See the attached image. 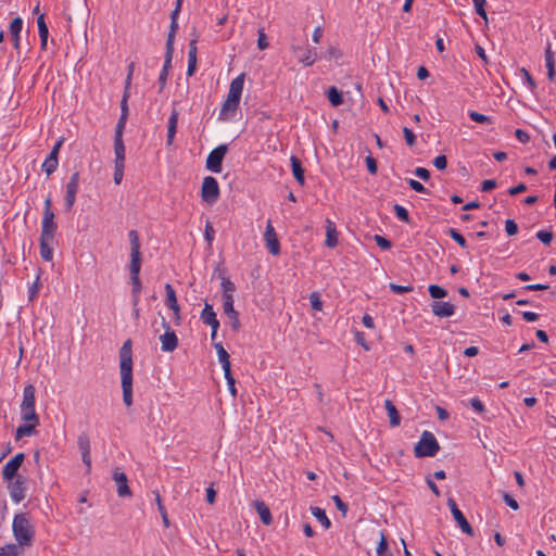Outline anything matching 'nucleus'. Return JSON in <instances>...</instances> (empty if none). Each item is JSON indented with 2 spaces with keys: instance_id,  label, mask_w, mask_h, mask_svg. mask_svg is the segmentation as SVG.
Masks as SVG:
<instances>
[{
  "instance_id": "ea45409f",
  "label": "nucleus",
  "mask_w": 556,
  "mask_h": 556,
  "mask_svg": "<svg viewBox=\"0 0 556 556\" xmlns=\"http://www.w3.org/2000/svg\"><path fill=\"white\" fill-rule=\"evenodd\" d=\"M130 281H131V286H132V289H131L132 304L136 306L139 302V293L141 292L142 285L140 281V277L132 278V279H130Z\"/></svg>"
},
{
  "instance_id": "2f4dec72",
  "label": "nucleus",
  "mask_w": 556,
  "mask_h": 556,
  "mask_svg": "<svg viewBox=\"0 0 556 556\" xmlns=\"http://www.w3.org/2000/svg\"><path fill=\"white\" fill-rule=\"evenodd\" d=\"M326 94L332 106H339L344 101L342 92L334 86L330 87Z\"/></svg>"
},
{
  "instance_id": "13d9d810",
  "label": "nucleus",
  "mask_w": 556,
  "mask_h": 556,
  "mask_svg": "<svg viewBox=\"0 0 556 556\" xmlns=\"http://www.w3.org/2000/svg\"><path fill=\"white\" fill-rule=\"evenodd\" d=\"M222 287L223 294L232 295L233 291L236 290L235 283L227 278H223Z\"/></svg>"
},
{
  "instance_id": "9d476101",
  "label": "nucleus",
  "mask_w": 556,
  "mask_h": 556,
  "mask_svg": "<svg viewBox=\"0 0 556 556\" xmlns=\"http://www.w3.org/2000/svg\"><path fill=\"white\" fill-rule=\"evenodd\" d=\"M200 318L203 324L211 326V339L215 340L217 336V330L219 328V321L216 317V313L213 309V306L208 303L204 304V307L200 314Z\"/></svg>"
},
{
  "instance_id": "de8ad7c7",
  "label": "nucleus",
  "mask_w": 556,
  "mask_h": 556,
  "mask_svg": "<svg viewBox=\"0 0 556 556\" xmlns=\"http://www.w3.org/2000/svg\"><path fill=\"white\" fill-rule=\"evenodd\" d=\"M173 53H174V47H170V48L165 47V60H164L162 72L169 73V70L172 68Z\"/></svg>"
},
{
  "instance_id": "72a5a7b5",
  "label": "nucleus",
  "mask_w": 556,
  "mask_h": 556,
  "mask_svg": "<svg viewBox=\"0 0 556 556\" xmlns=\"http://www.w3.org/2000/svg\"><path fill=\"white\" fill-rule=\"evenodd\" d=\"M23 547L17 544H7L0 548V556H20L23 553Z\"/></svg>"
},
{
  "instance_id": "f03ea898",
  "label": "nucleus",
  "mask_w": 556,
  "mask_h": 556,
  "mask_svg": "<svg viewBox=\"0 0 556 556\" xmlns=\"http://www.w3.org/2000/svg\"><path fill=\"white\" fill-rule=\"evenodd\" d=\"M12 531L20 546H31L35 540V527L26 513L15 514L12 522Z\"/></svg>"
},
{
  "instance_id": "37998d69",
  "label": "nucleus",
  "mask_w": 556,
  "mask_h": 556,
  "mask_svg": "<svg viewBox=\"0 0 556 556\" xmlns=\"http://www.w3.org/2000/svg\"><path fill=\"white\" fill-rule=\"evenodd\" d=\"M177 30H178V22L170 21L169 31H168L167 40H166V47H168V48L174 47V41H175V36H176Z\"/></svg>"
},
{
  "instance_id": "bb28decb",
  "label": "nucleus",
  "mask_w": 556,
  "mask_h": 556,
  "mask_svg": "<svg viewBox=\"0 0 556 556\" xmlns=\"http://www.w3.org/2000/svg\"><path fill=\"white\" fill-rule=\"evenodd\" d=\"M36 388L33 384H27L23 389V400L21 403V407H35V397Z\"/></svg>"
},
{
  "instance_id": "f8f14e48",
  "label": "nucleus",
  "mask_w": 556,
  "mask_h": 556,
  "mask_svg": "<svg viewBox=\"0 0 556 556\" xmlns=\"http://www.w3.org/2000/svg\"><path fill=\"white\" fill-rule=\"evenodd\" d=\"M77 445L81 453L83 463L87 467V471L89 472L91 469V456H90V440L86 433H80L77 438Z\"/></svg>"
},
{
  "instance_id": "052dcab7",
  "label": "nucleus",
  "mask_w": 556,
  "mask_h": 556,
  "mask_svg": "<svg viewBox=\"0 0 556 556\" xmlns=\"http://www.w3.org/2000/svg\"><path fill=\"white\" fill-rule=\"evenodd\" d=\"M214 348L217 352L219 363L223 361H226L230 357L228 352L224 349V346L220 342L214 343Z\"/></svg>"
},
{
  "instance_id": "6ab92c4d",
  "label": "nucleus",
  "mask_w": 556,
  "mask_h": 556,
  "mask_svg": "<svg viewBox=\"0 0 556 556\" xmlns=\"http://www.w3.org/2000/svg\"><path fill=\"white\" fill-rule=\"evenodd\" d=\"M23 28V20L21 17H14L10 23V34L15 50L20 49V34Z\"/></svg>"
},
{
  "instance_id": "09e8293b",
  "label": "nucleus",
  "mask_w": 556,
  "mask_h": 556,
  "mask_svg": "<svg viewBox=\"0 0 556 556\" xmlns=\"http://www.w3.org/2000/svg\"><path fill=\"white\" fill-rule=\"evenodd\" d=\"M476 13L482 17L483 20L488 21L486 11L484 9L486 1L485 0H472Z\"/></svg>"
},
{
  "instance_id": "473e14b6",
  "label": "nucleus",
  "mask_w": 556,
  "mask_h": 556,
  "mask_svg": "<svg viewBox=\"0 0 556 556\" xmlns=\"http://www.w3.org/2000/svg\"><path fill=\"white\" fill-rule=\"evenodd\" d=\"M312 515L328 530L331 527V521L326 515V511L320 507H311Z\"/></svg>"
},
{
  "instance_id": "20e7f679",
  "label": "nucleus",
  "mask_w": 556,
  "mask_h": 556,
  "mask_svg": "<svg viewBox=\"0 0 556 556\" xmlns=\"http://www.w3.org/2000/svg\"><path fill=\"white\" fill-rule=\"evenodd\" d=\"M219 194L217 180L212 176L204 177L201 188L202 200L207 204H214L218 200Z\"/></svg>"
},
{
  "instance_id": "aec40b11",
  "label": "nucleus",
  "mask_w": 556,
  "mask_h": 556,
  "mask_svg": "<svg viewBox=\"0 0 556 556\" xmlns=\"http://www.w3.org/2000/svg\"><path fill=\"white\" fill-rule=\"evenodd\" d=\"M197 42L198 39L194 38L189 42V52H188V68L187 75L192 76L197 68Z\"/></svg>"
},
{
  "instance_id": "4c0bfd02",
  "label": "nucleus",
  "mask_w": 556,
  "mask_h": 556,
  "mask_svg": "<svg viewBox=\"0 0 556 556\" xmlns=\"http://www.w3.org/2000/svg\"><path fill=\"white\" fill-rule=\"evenodd\" d=\"M58 165H59L58 159L47 156L41 165V168L47 174V176H50L51 174H53L56 170Z\"/></svg>"
},
{
  "instance_id": "f3484780",
  "label": "nucleus",
  "mask_w": 556,
  "mask_h": 556,
  "mask_svg": "<svg viewBox=\"0 0 556 556\" xmlns=\"http://www.w3.org/2000/svg\"><path fill=\"white\" fill-rule=\"evenodd\" d=\"M293 52L296 54L299 62L304 64L305 66H311L316 61V51L311 48L300 49L298 47H292Z\"/></svg>"
},
{
  "instance_id": "bf43d9fd",
  "label": "nucleus",
  "mask_w": 556,
  "mask_h": 556,
  "mask_svg": "<svg viewBox=\"0 0 556 556\" xmlns=\"http://www.w3.org/2000/svg\"><path fill=\"white\" fill-rule=\"evenodd\" d=\"M403 134L407 146L414 147L416 144V136L412 129L403 127Z\"/></svg>"
},
{
  "instance_id": "4be33fe9",
  "label": "nucleus",
  "mask_w": 556,
  "mask_h": 556,
  "mask_svg": "<svg viewBox=\"0 0 556 556\" xmlns=\"http://www.w3.org/2000/svg\"><path fill=\"white\" fill-rule=\"evenodd\" d=\"M37 426H39V424H35L33 421H25V424L16 428L15 440H21L24 437L35 435L37 433Z\"/></svg>"
},
{
  "instance_id": "864d4df0",
  "label": "nucleus",
  "mask_w": 556,
  "mask_h": 556,
  "mask_svg": "<svg viewBox=\"0 0 556 556\" xmlns=\"http://www.w3.org/2000/svg\"><path fill=\"white\" fill-rule=\"evenodd\" d=\"M374 240L377 243V245L382 250H388L392 247V242L380 235H375Z\"/></svg>"
},
{
  "instance_id": "774afa93",
  "label": "nucleus",
  "mask_w": 556,
  "mask_h": 556,
  "mask_svg": "<svg viewBox=\"0 0 556 556\" xmlns=\"http://www.w3.org/2000/svg\"><path fill=\"white\" fill-rule=\"evenodd\" d=\"M365 161H366V166H367L368 172L371 175L377 174L378 166H377V161L375 160V157H372L371 155H368V156H366Z\"/></svg>"
},
{
  "instance_id": "5fc2aeb1",
  "label": "nucleus",
  "mask_w": 556,
  "mask_h": 556,
  "mask_svg": "<svg viewBox=\"0 0 556 556\" xmlns=\"http://www.w3.org/2000/svg\"><path fill=\"white\" fill-rule=\"evenodd\" d=\"M258 38H257V47L260 50H265L268 48V40L267 36L264 31V28H260L257 31Z\"/></svg>"
},
{
  "instance_id": "6e6d98bb",
  "label": "nucleus",
  "mask_w": 556,
  "mask_h": 556,
  "mask_svg": "<svg viewBox=\"0 0 556 556\" xmlns=\"http://www.w3.org/2000/svg\"><path fill=\"white\" fill-rule=\"evenodd\" d=\"M505 231L507 236L513 237L518 233V225L514 219H507L505 222Z\"/></svg>"
},
{
  "instance_id": "69168bd1",
  "label": "nucleus",
  "mask_w": 556,
  "mask_h": 556,
  "mask_svg": "<svg viewBox=\"0 0 556 556\" xmlns=\"http://www.w3.org/2000/svg\"><path fill=\"white\" fill-rule=\"evenodd\" d=\"M433 165L435 166L437 169H445L447 167V157L444 154L438 155L433 160Z\"/></svg>"
},
{
  "instance_id": "2eb2a0df",
  "label": "nucleus",
  "mask_w": 556,
  "mask_h": 556,
  "mask_svg": "<svg viewBox=\"0 0 556 556\" xmlns=\"http://www.w3.org/2000/svg\"><path fill=\"white\" fill-rule=\"evenodd\" d=\"M123 132L124 130L115 129L114 134V153L115 161L114 164H125V144L123 141Z\"/></svg>"
},
{
  "instance_id": "5701e85b",
  "label": "nucleus",
  "mask_w": 556,
  "mask_h": 556,
  "mask_svg": "<svg viewBox=\"0 0 556 556\" xmlns=\"http://www.w3.org/2000/svg\"><path fill=\"white\" fill-rule=\"evenodd\" d=\"M178 117H179V113L176 109H174L168 118L167 139H166L167 146L173 144V141H174V138L176 135V130H177Z\"/></svg>"
},
{
  "instance_id": "7c9ffc66",
  "label": "nucleus",
  "mask_w": 556,
  "mask_h": 556,
  "mask_svg": "<svg viewBox=\"0 0 556 556\" xmlns=\"http://www.w3.org/2000/svg\"><path fill=\"white\" fill-rule=\"evenodd\" d=\"M244 84V74H240L233 78L230 83L229 92L230 94L241 98Z\"/></svg>"
},
{
  "instance_id": "4d7b16f0",
  "label": "nucleus",
  "mask_w": 556,
  "mask_h": 556,
  "mask_svg": "<svg viewBox=\"0 0 556 556\" xmlns=\"http://www.w3.org/2000/svg\"><path fill=\"white\" fill-rule=\"evenodd\" d=\"M125 164H114L113 179L116 185H119L124 176Z\"/></svg>"
},
{
  "instance_id": "3c124183",
  "label": "nucleus",
  "mask_w": 556,
  "mask_h": 556,
  "mask_svg": "<svg viewBox=\"0 0 556 556\" xmlns=\"http://www.w3.org/2000/svg\"><path fill=\"white\" fill-rule=\"evenodd\" d=\"M309 302L311 306L315 311H321L323 308V301L320 300V296L317 292H312L309 295Z\"/></svg>"
},
{
  "instance_id": "e2e57ef3",
  "label": "nucleus",
  "mask_w": 556,
  "mask_h": 556,
  "mask_svg": "<svg viewBox=\"0 0 556 556\" xmlns=\"http://www.w3.org/2000/svg\"><path fill=\"white\" fill-rule=\"evenodd\" d=\"M408 182V186L410 187L412 190L416 191V192H419V193H427L428 190L424 187V185L421 182H419L418 180H415V179H408L407 180Z\"/></svg>"
},
{
  "instance_id": "0eeeda50",
  "label": "nucleus",
  "mask_w": 556,
  "mask_h": 556,
  "mask_svg": "<svg viewBox=\"0 0 556 556\" xmlns=\"http://www.w3.org/2000/svg\"><path fill=\"white\" fill-rule=\"evenodd\" d=\"M78 186H79V173L75 172L71 176L70 181L66 184V192H65V197H64V208L66 212H71L76 202V194L78 192Z\"/></svg>"
},
{
  "instance_id": "603ef678",
  "label": "nucleus",
  "mask_w": 556,
  "mask_h": 556,
  "mask_svg": "<svg viewBox=\"0 0 556 556\" xmlns=\"http://www.w3.org/2000/svg\"><path fill=\"white\" fill-rule=\"evenodd\" d=\"M535 237L544 244H549L553 240V232L547 230H540Z\"/></svg>"
},
{
  "instance_id": "680f3d73",
  "label": "nucleus",
  "mask_w": 556,
  "mask_h": 556,
  "mask_svg": "<svg viewBox=\"0 0 556 556\" xmlns=\"http://www.w3.org/2000/svg\"><path fill=\"white\" fill-rule=\"evenodd\" d=\"M389 287H390V290L396 294L410 292L414 289L412 286H401V285H396V283H390Z\"/></svg>"
},
{
  "instance_id": "423d86ee",
  "label": "nucleus",
  "mask_w": 556,
  "mask_h": 556,
  "mask_svg": "<svg viewBox=\"0 0 556 556\" xmlns=\"http://www.w3.org/2000/svg\"><path fill=\"white\" fill-rule=\"evenodd\" d=\"M162 327L165 329V332L160 337L161 349L164 352H173L178 346V338L164 317L162 318Z\"/></svg>"
},
{
  "instance_id": "49530a36",
  "label": "nucleus",
  "mask_w": 556,
  "mask_h": 556,
  "mask_svg": "<svg viewBox=\"0 0 556 556\" xmlns=\"http://www.w3.org/2000/svg\"><path fill=\"white\" fill-rule=\"evenodd\" d=\"M223 308H224V313L226 315L237 312L233 308V296L232 295L223 294Z\"/></svg>"
},
{
  "instance_id": "b1692460",
  "label": "nucleus",
  "mask_w": 556,
  "mask_h": 556,
  "mask_svg": "<svg viewBox=\"0 0 556 556\" xmlns=\"http://www.w3.org/2000/svg\"><path fill=\"white\" fill-rule=\"evenodd\" d=\"M254 507L260 516V519L265 526H269L273 522V516L268 506L262 501H255Z\"/></svg>"
},
{
  "instance_id": "393cba45",
  "label": "nucleus",
  "mask_w": 556,
  "mask_h": 556,
  "mask_svg": "<svg viewBox=\"0 0 556 556\" xmlns=\"http://www.w3.org/2000/svg\"><path fill=\"white\" fill-rule=\"evenodd\" d=\"M432 313L438 317L452 316V303L434 301L431 304Z\"/></svg>"
},
{
  "instance_id": "58836bf2",
  "label": "nucleus",
  "mask_w": 556,
  "mask_h": 556,
  "mask_svg": "<svg viewBox=\"0 0 556 556\" xmlns=\"http://www.w3.org/2000/svg\"><path fill=\"white\" fill-rule=\"evenodd\" d=\"M165 292H166V299H165V305L169 308L172 306H176L178 304L176 292L170 283L165 285Z\"/></svg>"
},
{
  "instance_id": "6e6552de",
  "label": "nucleus",
  "mask_w": 556,
  "mask_h": 556,
  "mask_svg": "<svg viewBox=\"0 0 556 556\" xmlns=\"http://www.w3.org/2000/svg\"><path fill=\"white\" fill-rule=\"evenodd\" d=\"M25 459L24 453H17L14 455L3 467L2 469V478L4 481H11L16 476H20L17 473L18 469L21 468L23 462Z\"/></svg>"
},
{
  "instance_id": "ddd939ff",
  "label": "nucleus",
  "mask_w": 556,
  "mask_h": 556,
  "mask_svg": "<svg viewBox=\"0 0 556 556\" xmlns=\"http://www.w3.org/2000/svg\"><path fill=\"white\" fill-rule=\"evenodd\" d=\"M56 223L54 222V213L43 214L41 220L40 237L54 239L56 231Z\"/></svg>"
},
{
  "instance_id": "8fccbe9b",
  "label": "nucleus",
  "mask_w": 556,
  "mask_h": 556,
  "mask_svg": "<svg viewBox=\"0 0 556 556\" xmlns=\"http://www.w3.org/2000/svg\"><path fill=\"white\" fill-rule=\"evenodd\" d=\"M394 213H395V216L400 219V220H403V222H409V215H408V211L400 205V204H395L394 205Z\"/></svg>"
},
{
  "instance_id": "a878e982",
  "label": "nucleus",
  "mask_w": 556,
  "mask_h": 556,
  "mask_svg": "<svg viewBox=\"0 0 556 556\" xmlns=\"http://www.w3.org/2000/svg\"><path fill=\"white\" fill-rule=\"evenodd\" d=\"M38 33L40 37V48L41 50L47 49L49 29L45 21V14H39L37 18Z\"/></svg>"
},
{
  "instance_id": "a19ab883",
  "label": "nucleus",
  "mask_w": 556,
  "mask_h": 556,
  "mask_svg": "<svg viewBox=\"0 0 556 556\" xmlns=\"http://www.w3.org/2000/svg\"><path fill=\"white\" fill-rule=\"evenodd\" d=\"M428 290L432 299H443L447 295V290L439 285H430Z\"/></svg>"
},
{
  "instance_id": "f257e3e1",
  "label": "nucleus",
  "mask_w": 556,
  "mask_h": 556,
  "mask_svg": "<svg viewBox=\"0 0 556 556\" xmlns=\"http://www.w3.org/2000/svg\"><path fill=\"white\" fill-rule=\"evenodd\" d=\"M119 371L123 390V402L132 405V351L131 340H126L119 350Z\"/></svg>"
},
{
  "instance_id": "7ed1b4c3",
  "label": "nucleus",
  "mask_w": 556,
  "mask_h": 556,
  "mask_svg": "<svg viewBox=\"0 0 556 556\" xmlns=\"http://www.w3.org/2000/svg\"><path fill=\"white\" fill-rule=\"evenodd\" d=\"M439 450L440 445L433 433L425 430L414 447V454L417 458L432 457Z\"/></svg>"
},
{
  "instance_id": "39448f33",
  "label": "nucleus",
  "mask_w": 556,
  "mask_h": 556,
  "mask_svg": "<svg viewBox=\"0 0 556 556\" xmlns=\"http://www.w3.org/2000/svg\"><path fill=\"white\" fill-rule=\"evenodd\" d=\"M228 151L227 144H220L213 149L206 159V168L213 173L222 172V163Z\"/></svg>"
},
{
  "instance_id": "c85d7f7f",
  "label": "nucleus",
  "mask_w": 556,
  "mask_h": 556,
  "mask_svg": "<svg viewBox=\"0 0 556 556\" xmlns=\"http://www.w3.org/2000/svg\"><path fill=\"white\" fill-rule=\"evenodd\" d=\"M338 244V231L336 229L334 224L327 219L326 227V245L328 248H334Z\"/></svg>"
},
{
  "instance_id": "79ce46f5",
  "label": "nucleus",
  "mask_w": 556,
  "mask_h": 556,
  "mask_svg": "<svg viewBox=\"0 0 556 556\" xmlns=\"http://www.w3.org/2000/svg\"><path fill=\"white\" fill-rule=\"evenodd\" d=\"M376 552L378 556H392L391 553H388V541L382 532Z\"/></svg>"
},
{
  "instance_id": "c03bdc74",
  "label": "nucleus",
  "mask_w": 556,
  "mask_h": 556,
  "mask_svg": "<svg viewBox=\"0 0 556 556\" xmlns=\"http://www.w3.org/2000/svg\"><path fill=\"white\" fill-rule=\"evenodd\" d=\"M128 115H129V108L128 106L121 108V116L117 121L115 129L125 130Z\"/></svg>"
},
{
  "instance_id": "412c9836",
  "label": "nucleus",
  "mask_w": 556,
  "mask_h": 556,
  "mask_svg": "<svg viewBox=\"0 0 556 556\" xmlns=\"http://www.w3.org/2000/svg\"><path fill=\"white\" fill-rule=\"evenodd\" d=\"M53 239L50 238H39V248H40V256L43 261L50 262L53 258V248H52Z\"/></svg>"
},
{
  "instance_id": "e433bc0d",
  "label": "nucleus",
  "mask_w": 556,
  "mask_h": 556,
  "mask_svg": "<svg viewBox=\"0 0 556 556\" xmlns=\"http://www.w3.org/2000/svg\"><path fill=\"white\" fill-rule=\"evenodd\" d=\"M128 238L130 242V255H141L139 235L137 230H130L128 232Z\"/></svg>"
},
{
  "instance_id": "4468645a",
  "label": "nucleus",
  "mask_w": 556,
  "mask_h": 556,
  "mask_svg": "<svg viewBox=\"0 0 556 556\" xmlns=\"http://www.w3.org/2000/svg\"><path fill=\"white\" fill-rule=\"evenodd\" d=\"M113 479L117 484V494L119 497H127L131 495V491L128 486V480L125 472L121 471L119 468H116L113 472Z\"/></svg>"
},
{
  "instance_id": "0e129e2a",
  "label": "nucleus",
  "mask_w": 556,
  "mask_h": 556,
  "mask_svg": "<svg viewBox=\"0 0 556 556\" xmlns=\"http://www.w3.org/2000/svg\"><path fill=\"white\" fill-rule=\"evenodd\" d=\"M332 501L336 504V507L338 508V510H340L343 514V516H345V514L348 513V509H349L348 504L344 503L339 495H333Z\"/></svg>"
},
{
  "instance_id": "dca6fc26",
  "label": "nucleus",
  "mask_w": 556,
  "mask_h": 556,
  "mask_svg": "<svg viewBox=\"0 0 556 556\" xmlns=\"http://www.w3.org/2000/svg\"><path fill=\"white\" fill-rule=\"evenodd\" d=\"M240 99L237 96L228 93L227 99L222 105L220 112H219V119H226L228 117L229 113H235L236 110L239 106Z\"/></svg>"
},
{
  "instance_id": "9b49d317",
  "label": "nucleus",
  "mask_w": 556,
  "mask_h": 556,
  "mask_svg": "<svg viewBox=\"0 0 556 556\" xmlns=\"http://www.w3.org/2000/svg\"><path fill=\"white\" fill-rule=\"evenodd\" d=\"M264 238L266 241V247L270 254L279 255L280 254V243L275 231V228L270 220H267L266 229L264 233Z\"/></svg>"
},
{
  "instance_id": "f704fd0d",
  "label": "nucleus",
  "mask_w": 556,
  "mask_h": 556,
  "mask_svg": "<svg viewBox=\"0 0 556 556\" xmlns=\"http://www.w3.org/2000/svg\"><path fill=\"white\" fill-rule=\"evenodd\" d=\"M21 418L23 421L40 424L39 415L36 413L35 407H21Z\"/></svg>"
},
{
  "instance_id": "a211bd4d",
  "label": "nucleus",
  "mask_w": 556,
  "mask_h": 556,
  "mask_svg": "<svg viewBox=\"0 0 556 556\" xmlns=\"http://www.w3.org/2000/svg\"><path fill=\"white\" fill-rule=\"evenodd\" d=\"M454 521L457 523V526L460 528V530L464 533H466L470 536L475 535L471 525L468 522L467 518L464 516L462 510L458 509V507L455 503H454Z\"/></svg>"
},
{
  "instance_id": "c9c22d12",
  "label": "nucleus",
  "mask_w": 556,
  "mask_h": 556,
  "mask_svg": "<svg viewBox=\"0 0 556 556\" xmlns=\"http://www.w3.org/2000/svg\"><path fill=\"white\" fill-rule=\"evenodd\" d=\"M141 269V255H130L129 274L130 279L139 278Z\"/></svg>"
},
{
  "instance_id": "c756f323",
  "label": "nucleus",
  "mask_w": 556,
  "mask_h": 556,
  "mask_svg": "<svg viewBox=\"0 0 556 556\" xmlns=\"http://www.w3.org/2000/svg\"><path fill=\"white\" fill-rule=\"evenodd\" d=\"M384 407L388 412V416L390 418V425L392 427H396L401 422V416L396 409V407L393 405V403L390 400L384 401Z\"/></svg>"
},
{
  "instance_id": "338daca9",
  "label": "nucleus",
  "mask_w": 556,
  "mask_h": 556,
  "mask_svg": "<svg viewBox=\"0 0 556 556\" xmlns=\"http://www.w3.org/2000/svg\"><path fill=\"white\" fill-rule=\"evenodd\" d=\"M227 317L230 319L231 328L233 331H238L241 327L240 320H239V313L233 312L227 315Z\"/></svg>"
},
{
  "instance_id": "1a4fd4ad",
  "label": "nucleus",
  "mask_w": 556,
  "mask_h": 556,
  "mask_svg": "<svg viewBox=\"0 0 556 556\" xmlns=\"http://www.w3.org/2000/svg\"><path fill=\"white\" fill-rule=\"evenodd\" d=\"M8 489L10 496L15 503H20L25 498L26 493V479L23 476H16L13 480L8 481Z\"/></svg>"
},
{
  "instance_id": "a18cd8bd",
  "label": "nucleus",
  "mask_w": 556,
  "mask_h": 556,
  "mask_svg": "<svg viewBox=\"0 0 556 556\" xmlns=\"http://www.w3.org/2000/svg\"><path fill=\"white\" fill-rule=\"evenodd\" d=\"M468 115L473 122L478 124H491V118L482 113L469 111Z\"/></svg>"
},
{
  "instance_id": "cd10ccee",
  "label": "nucleus",
  "mask_w": 556,
  "mask_h": 556,
  "mask_svg": "<svg viewBox=\"0 0 556 556\" xmlns=\"http://www.w3.org/2000/svg\"><path fill=\"white\" fill-rule=\"evenodd\" d=\"M290 162H291L292 174H293L295 180L301 186H303L305 182V178H304V168L302 166L301 161L296 156L292 155L290 159Z\"/></svg>"
}]
</instances>
